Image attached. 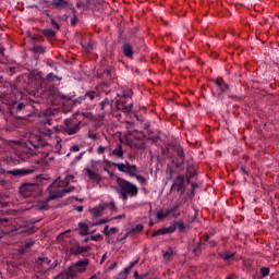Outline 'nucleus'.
<instances>
[{
    "instance_id": "38",
    "label": "nucleus",
    "mask_w": 279,
    "mask_h": 279,
    "mask_svg": "<svg viewBox=\"0 0 279 279\" xmlns=\"http://www.w3.org/2000/svg\"><path fill=\"white\" fill-rule=\"evenodd\" d=\"M32 245H34V242H26L24 244V247H25V250H27V248L32 247Z\"/></svg>"
},
{
    "instance_id": "5",
    "label": "nucleus",
    "mask_w": 279,
    "mask_h": 279,
    "mask_svg": "<svg viewBox=\"0 0 279 279\" xmlns=\"http://www.w3.org/2000/svg\"><path fill=\"white\" fill-rule=\"evenodd\" d=\"M36 191H38V185L34 183H25L20 187L22 197H32L33 195H36Z\"/></svg>"
},
{
    "instance_id": "24",
    "label": "nucleus",
    "mask_w": 279,
    "mask_h": 279,
    "mask_svg": "<svg viewBox=\"0 0 279 279\" xmlns=\"http://www.w3.org/2000/svg\"><path fill=\"white\" fill-rule=\"evenodd\" d=\"M174 226H175V230H178V228H179V230H184V222L183 221H177V222H174Z\"/></svg>"
},
{
    "instance_id": "23",
    "label": "nucleus",
    "mask_w": 279,
    "mask_h": 279,
    "mask_svg": "<svg viewBox=\"0 0 279 279\" xmlns=\"http://www.w3.org/2000/svg\"><path fill=\"white\" fill-rule=\"evenodd\" d=\"M108 221H110V219H108V218L100 219V220L94 222L92 226H101L102 223H108Z\"/></svg>"
},
{
    "instance_id": "18",
    "label": "nucleus",
    "mask_w": 279,
    "mask_h": 279,
    "mask_svg": "<svg viewBox=\"0 0 279 279\" xmlns=\"http://www.w3.org/2000/svg\"><path fill=\"white\" fill-rule=\"evenodd\" d=\"M12 175H29V173H32L31 170L27 169H17V170H13L11 171Z\"/></svg>"
},
{
    "instance_id": "42",
    "label": "nucleus",
    "mask_w": 279,
    "mask_h": 279,
    "mask_svg": "<svg viewBox=\"0 0 279 279\" xmlns=\"http://www.w3.org/2000/svg\"><path fill=\"white\" fill-rule=\"evenodd\" d=\"M106 258H107V255L104 254L102 257H101V259H100V265L104 264V263H106Z\"/></svg>"
},
{
    "instance_id": "14",
    "label": "nucleus",
    "mask_w": 279,
    "mask_h": 279,
    "mask_svg": "<svg viewBox=\"0 0 279 279\" xmlns=\"http://www.w3.org/2000/svg\"><path fill=\"white\" fill-rule=\"evenodd\" d=\"M123 54L126 58H132L134 56V50L132 49V46L130 44H125L123 46Z\"/></svg>"
},
{
    "instance_id": "13",
    "label": "nucleus",
    "mask_w": 279,
    "mask_h": 279,
    "mask_svg": "<svg viewBox=\"0 0 279 279\" xmlns=\"http://www.w3.org/2000/svg\"><path fill=\"white\" fill-rule=\"evenodd\" d=\"M84 252H90V246L77 245L72 248V254H84Z\"/></svg>"
},
{
    "instance_id": "51",
    "label": "nucleus",
    "mask_w": 279,
    "mask_h": 279,
    "mask_svg": "<svg viewBox=\"0 0 279 279\" xmlns=\"http://www.w3.org/2000/svg\"><path fill=\"white\" fill-rule=\"evenodd\" d=\"M0 173H3V168L0 167Z\"/></svg>"
},
{
    "instance_id": "37",
    "label": "nucleus",
    "mask_w": 279,
    "mask_h": 279,
    "mask_svg": "<svg viewBox=\"0 0 279 279\" xmlns=\"http://www.w3.org/2000/svg\"><path fill=\"white\" fill-rule=\"evenodd\" d=\"M132 110V105H128L123 108V112H130Z\"/></svg>"
},
{
    "instance_id": "6",
    "label": "nucleus",
    "mask_w": 279,
    "mask_h": 279,
    "mask_svg": "<svg viewBox=\"0 0 279 279\" xmlns=\"http://www.w3.org/2000/svg\"><path fill=\"white\" fill-rule=\"evenodd\" d=\"M10 226H11L10 231L17 232L19 234H23V233L34 234V232H36V230H34V225H29L28 227H20V228H16V226L14 225H9V227Z\"/></svg>"
},
{
    "instance_id": "28",
    "label": "nucleus",
    "mask_w": 279,
    "mask_h": 279,
    "mask_svg": "<svg viewBox=\"0 0 279 279\" xmlns=\"http://www.w3.org/2000/svg\"><path fill=\"white\" fill-rule=\"evenodd\" d=\"M44 33L46 34V36H56V32H53L51 29H46V31H44Z\"/></svg>"
},
{
    "instance_id": "31",
    "label": "nucleus",
    "mask_w": 279,
    "mask_h": 279,
    "mask_svg": "<svg viewBox=\"0 0 279 279\" xmlns=\"http://www.w3.org/2000/svg\"><path fill=\"white\" fill-rule=\"evenodd\" d=\"M171 254H172L171 251H166V252L163 253V258H166V259L171 258Z\"/></svg>"
},
{
    "instance_id": "1",
    "label": "nucleus",
    "mask_w": 279,
    "mask_h": 279,
    "mask_svg": "<svg viewBox=\"0 0 279 279\" xmlns=\"http://www.w3.org/2000/svg\"><path fill=\"white\" fill-rule=\"evenodd\" d=\"M73 174H66L64 179H57L53 183L48 187L49 197L46 201H38L35 204V208L37 210H45L47 208V204L51 199H58L62 197L65 193H71L74 191V186L70 185L73 182Z\"/></svg>"
},
{
    "instance_id": "41",
    "label": "nucleus",
    "mask_w": 279,
    "mask_h": 279,
    "mask_svg": "<svg viewBox=\"0 0 279 279\" xmlns=\"http://www.w3.org/2000/svg\"><path fill=\"white\" fill-rule=\"evenodd\" d=\"M72 151H80V146L77 145L72 146Z\"/></svg>"
},
{
    "instance_id": "19",
    "label": "nucleus",
    "mask_w": 279,
    "mask_h": 279,
    "mask_svg": "<svg viewBox=\"0 0 279 279\" xmlns=\"http://www.w3.org/2000/svg\"><path fill=\"white\" fill-rule=\"evenodd\" d=\"M78 228H80L81 234L83 236H86V234H88V225L81 222V223H78Z\"/></svg>"
},
{
    "instance_id": "16",
    "label": "nucleus",
    "mask_w": 279,
    "mask_h": 279,
    "mask_svg": "<svg viewBox=\"0 0 279 279\" xmlns=\"http://www.w3.org/2000/svg\"><path fill=\"white\" fill-rule=\"evenodd\" d=\"M64 132H65L66 134H69V136H71V135H73V134H77V132H80V123L76 124V125H74V126H72V128H66V129L64 130Z\"/></svg>"
},
{
    "instance_id": "47",
    "label": "nucleus",
    "mask_w": 279,
    "mask_h": 279,
    "mask_svg": "<svg viewBox=\"0 0 279 279\" xmlns=\"http://www.w3.org/2000/svg\"><path fill=\"white\" fill-rule=\"evenodd\" d=\"M60 138H57V148L60 147Z\"/></svg>"
},
{
    "instance_id": "52",
    "label": "nucleus",
    "mask_w": 279,
    "mask_h": 279,
    "mask_svg": "<svg viewBox=\"0 0 279 279\" xmlns=\"http://www.w3.org/2000/svg\"><path fill=\"white\" fill-rule=\"evenodd\" d=\"M62 236H64V234H61V235L59 236V239H62Z\"/></svg>"
},
{
    "instance_id": "26",
    "label": "nucleus",
    "mask_w": 279,
    "mask_h": 279,
    "mask_svg": "<svg viewBox=\"0 0 279 279\" xmlns=\"http://www.w3.org/2000/svg\"><path fill=\"white\" fill-rule=\"evenodd\" d=\"M102 233L106 234V236H110V226H105Z\"/></svg>"
},
{
    "instance_id": "44",
    "label": "nucleus",
    "mask_w": 279,
    "mask_h": 279,
    "mask_svg": "<svg viewBox=\"0 0 279 279\" xmlns=\"http://www.w3.org/2000/svg\"><path fill=\"white\" fill-rule=\"evenodd\" d=\"M112 219H125V215H120V216L114 217V218H112Z\"/></svg>"
},
{
    "instance_id": "3",
    "label": "nucleus",
    "mask_w": 279,
    "mask_h": 279,
    "mask_svg": "<svg viewBox=\"0 0 279 279\" xmlns=\"http://www.w3.org/2000/svg\"><path fill=\"white\" fill-rule=\"evenodd\" d=\"M117 184L120 187L118 189V193L123 202L128 201V195H130V197H136V195H138V187L129 181L118 178Z\"/></svg>"
},
{
    "instance_id": "54",
    "label": "nucleus",
    "mask_w": 279,
    "mask_h": 279,
    "mask_svg": "<svg viewBox=\"0 0 279 279\" xmlns=\"http://www.w3.org/2000/svg\"><path fill=\"white\" fill-rule=\"evenodd\" d=\"M0 53H3V49L0 50Z\"/></svg>"
},
{
    "instance_id": "11",
    "label": "nucleus",
    "mask_w": 279,
    "mask_h": 279,
    "mask_svg": "<svg viewBox=\"0 0 279 279\" xmlns=\"http://www.w3.org/2000/svg\"><path fill=\"white\" fill-rule=\"evenodd\" d=\"M49 263H51V259L47 257H40L36 260L37 267H43V269H47V267H49Z\"/></svg>"
},
{
    "instance_id": "17",
    "label": "nucleus",
    "mask_w": 279,
    "mask_h": 279,
    "mask_svg": "<svg viewBox=\"0 0 279 279\" xmlns=\"http://www.w3.org/2000/svg\"><path fill=\"white\" fill-rule=\"evenodd\" d=\"M110 156H117V158H123V148L119 145L116 149L110 153Z\"/></svg>"
},
{
    "instance_id": "49",
    "label": "nucleus",
    "mask_w": 279,
    "mask_h": 279,
    "mask_svg": "<svg viewBox=\"0 0 279 279\" xmlns=\"http://www.w3.org/2000/svg\"><path fill=\"white\" fill-rule=\"evenodd\" d=\"M173 217H180V213L174 214Z\"/></svg>"
},
{
    "instance_id": "53",
    "label": "nucleus",
    "mask_w": 279,
    "mask_h": 279,
    "mask_svg": "<svg viewBox=\"0 0 279 279\" xmlns=\"http://www.w3.org/2000/svg\"><path fill=\"white\" fill-rule=\"evenodd\" d=\"M137 275H138V272H137V271H135L134 276H137Z\"/></svg>"
},
{
    "instance_id": "7",
    "label": "nucleus",
    "mask_w": 279,
    "mask_h": 279,
    "mask_svg": "<svg viewBox=\"0 0 279 279\" xmlns=\"http://www.w3.org/2000/svg\"><path fill=\"white\" fill-rule=\"evenodd\" d=\"M83 172L85 173V175L88 177V179L92 182H96L97 184H99V182H101V175H99L97 172L93 171L90 168H88V167L84 168Z\"/></svg>"
},
{
    "instance_id": "36",
    "label": "nucleus",
    "mask_w": 279,
    "mask_h": 279,
    "mask_svg": "<svg viewBox=\"0 0 279 279\" xmlns=\"http://www.w3.org/2000/svg\"><path fill=\"white\" fill-rule=\"evenodd\" d=\"M106 151V147L99 146L97 149V154H104Z\"/></svg>"
},
{
    "instance_id": "22",
    "label": "nucleus",
    "mask_w": 279,
    "mask_h": 279,
    "mask_svg": "<svg viewBox=\"0 0 279 279\" xmlns=\"http://www.w3.org/2000/svg\"><path fill=\"white\" fill-rule=\"evenodd\" d=\"M131 178H136V180L138 182H142V184H145V182H147V179H145V177H142V175H138V174L132 175Z\"/></svg>"
},
{
    "instance_id": "9",
    "label": "nucleus",
    "mask_w": 279,
    "mask_h": 279,
    "mask_svg": "<svg viewBox=\"0 0 279 279\" xmlns=\"http://www.w3.org/2000/svg\"><path fill=\"white\" fill-rule=\"evenodd\" d=\"M104 210H106V207H105L104 203H101L97 207L92 208L90 213H92L93 217H101V215H104Z\"/></svg>"
},
{
    "instance_id": "50",
    "label": "nucleus",
    "mask_w": 279,
    "mask_h": 279,
    "mask_svg": "<svg viewBox=\"0 0 279 279\" xmlns=\"http://www.w3.org/2000/svg\"><path fill=\"white\" fill-rule=\"evenodd\" d=\"M90 279H97V275H94Z\"/></svg>"
},
{
    "instance_id": "27",
    "label": "nucleus",
    "mask_w": 279,
    "mask_h": 279,
    "mask_svg": "<svg viewBox=\"0 0 279 279\" xmlns=\"http://www.w3.org/2000/svg\"><path fill=\"white\" fill-rule=\"evenodd\" d=\"M89 239L90 241H99V239H101V234L97 233V234L90 235Z\"/></svg>"
},
{
    "instance_id": "4",
    "label": "nucleus",
    "mask_w": 279,
    "mask_h": 279,
    "mask_svg": "<svg viewBox=\"0 0 279 279\" xmlns=\"http://www.w3.org/2000/svg\"><path fill=\"white\" fill-rule=\"evenodd\" d=\"M112 167H117L118 171L126 173V175H130L131 178L132 175H136V172L138 171L136 165H131L128 161L125 163H112Z\"/></svg>"
},
{
    "instance_id": "2",
    "label": "nucleus",
    "mask_w": 279,
    "mask_h": 279,
    "mask_svg": "<svg viewBox=\"0 0 279 279\" xmlns=\"http://www.w3.org/2000/svg\"><path fill=\"white\" fill-rule=\"evenodd\" d=\"M88 263H90V260H88V259H83V260L76 262L75 264L70 266L68 268V270L62 271L57 277V279H72V278H76V276L78 274H84V271H86V267H88Z\"/></svg>"
},
{
    "instance_id": "55",
    "label": "nucleus",
    "mask_w": 279,
    "mask_h": 279,
    "mask_svg": "<svg viewBox=\"0 0 279 279\" xmlns=\"http://www.w3.org/2000/svg\"><path fill=\"white\" fill-rule=\"evenodd\" d=\"M227 279H230V277H228Z\"/></svg>"
},
{
    "instance_id": "15",
    "label": "nucleus",
    "mask_w": 279,
    "mask_h": 279,
    "mask_svg": "<svg viewBox=\"0 0 279 279\" xmlns=\"http://www.w3.org/2000/svg\"><path fill=\"white\" fill-rule=\"evenodd\" d=\"M215 84L219 88L220 93H226L228 85L223 83L221 78L216 80Z\"/></svg>"
},
{
    "instance_id": "21",
    "label": "nucleus",
    "mask_w": 279,
    "mask_h": 279,
    "mask_svg": "<svg viewBox=\"0 0 279 279\" xmlns=\"http://www.w3.org/2000/svg\"><path fill=\"white\" fill-rule=\"evenodd\" d=\"M102 204L105 206V210H111V213L117 210V207L114 206V202L102 203Z\"/></svg>"
},
{
    "instance_id": "10",
    "label": "nucleus",
    "mask_w": 279,
    "mask_h": 279,
    "mask_svg": "<svg viewBox=\"0 0 279 279\" xmlns=\"http://www.w3.org/2000/svg\"><path fill=\"white\" fill-rule=\"evenodd\" d=\"M174 230H175V225L172 223L170 227L157 230L154 235L156 236L158 234H171Z\"/></svg>"
},
{
    "instance_id": "39",
    "label": "nucleus",
    "mask_w": 279,
    "mask_h": 279,
    "mask_svg": "<svg viewBox=\"0 0 279 279\" xmlns=\"http://www.w3.org/2000/svg\"><path fill=\"white\" fill-rule=\"evenodd\" d=\"M135 265H138V259L131 262L129 267H131V269H132V267H134Z\"/></svg>"
},
{
    "instance_id": "29",
    "label": "nucleus",
    "mask_w": 279,
    "mask_h": 279,
    "mask_svg": "<svg viewBox=\"0 0 279 279\" xmlns=\"http://www.w3.org/2000/svg\"><path fill=\"white\" fill-rule=\"evenodd\" d=\"M71 25H77V15H74L71 21H70Z\"/></svg>"
},
{
    "instance_id": "8",
    "label": "nucleus",
    "mask_w": 279,
    "mask_h": 279,
    "mask_svg": "<svg viewBox=\"0 0 279 279\" xmlns=\"http://www.w3.org/2000/svg\"><path fill=\"white\" fill-rule=\"evenodd\" d=\"M171 213H173V208L166 210L159 209L156 213V219H158V221H162V219H167V217H169Z\"/></svg>"
},
{
    "instance_id": "45",
    "label": "nucleus",
    "mask_w": 279,
    "mask_h": 279,
    "mask_svg": "<svg viewBox=\"0 0 279 279\" xmlns=\"http://www.w3.org/2000/svg\"><path fill=\"white\" fill-rule=\"evenodd\" d=\"M76 210H77V213H82V210H84V207L78 206V207H76Z\"/></svg>"
},
{
    "instance_id": "34",
    "label": "nucleus",
    "mask_w": 279,
    "mask_h": 279,
    "mask_svg": "<svg viewBox=\"0 0 279 279\" xmlns=\"http://www.w3.org/2000/svg\"><path fill=\"white\" fill-rule=\"evenodd\" d=\"M117 232H118V229L116 227H112V228L109 229V235L110 234H117Z\"/></svg>"
},
{
    "instance_id": "30",
    "label": "nucleus",
    "mask_w": 279,
    "mask_h": 279,
    "mask_svg": "<svg viewBox=\"0 0 279 279\" xmlns=\"http://www.w3.org/2000/svg\"><path fill=\"white\" fill-rule=\"evenodd\" d=\"M51 25L52 27H54V29H60V25L58 24V22H56V20H51Z\"/></svg>"
},
{
    "instance_id": "40",
    "label": "nucleus",
    "mask_w": 279,
    "mask_h": 279,
    "mask_svg": "<svg viewBox=\"0 0 279 279\" xmlns=\"http://www.w3.org/2000/svg\"><path fill=\"white\" fill-rule=\"evenodd\" d=\"M58 76L53 75V73H50L47 75V80H56Z\"/></svg>"
},
{
    "instance_id": "35",
    "label": "nucleus",
    "mask_w": 279,
    "mask_h": 279,
    "mask_svg": "<svg viewBox=\"0 0 279 279\" xmlns=\"http://www.w3.org/2000/svg\"><path fill=\"white\" fill-rule=\"evenodd\" d=\"M85 51H93V46L90 44H87L86 46H83Z\"/></svg>"
},
{
    "instance_id": "12",
    "label": "nucleus",
    "mask_w": 279,
    "mask_h": 279,
    "mask_svg": "<svg viewBox=\"0 0 279 279\" xmlns=\"http://www.w3.org/2000/svg\"><path fill=\"white\" fill-rule=\"evenodd\" d=\"M52 5L57 10H64L69 4L65 2V0H52Z\"/></svg>"
},
{
    "instance_id": "43",
    "label": "nucleus",
    "mask_w": 279,
    "mask_h": 279,
    "mask_svg": "<svg viewBox=\"0 0 279 279\" xmlns=\"http://www.w3.org/2000/svg\"><path fill=\"white\" fill-rule=\"evenodd\" d=\"M130 271H132V268L130 266L124 268V274H130Z\"/></svg>"
},
{
    "instance_id": "20",
    "label": "nucleus",
    "mask_w": 279,
    "mask_h": 279,
    "mask_svg": "<svg viewBox=\"0 0 279 279\" xmlns=\"http://www.w3.org/2000/svg\"><path fill=\"white\" fill-rule=\"evenodd\" d=\"M220 258H222V260H232L234 258V254L233 253H220L219 254Z\"/></svg>"
},
{
    "instance_id": "46",
    "label": "nucleus",
    "mask_w": 279,
    "mask_h": 279,
    "mask_svg": "<svg viewBox=\"0 0 279 279\" xmlns=\"http://www.w3.org/2000/svg\"><path fill=\"white\" fill-rule=\"evenodd\" d=\"M22 108H25V104H23V102H21V104L19 105V109L22 110Z\"/></svg>"
},
{
    "instance_id": "25",
    "label": "nucleus",
    "mask_w": 279,
    "mask_h": 279,
    "mask_svg": "<svg viewBox=\"0 0 279 279\" xmlns=\"http://www.w3.org/2000/svg\"><path fill=\"white\" fill-rule=\"evenodd\" d=\"M260 274H262V276H263L264 278L267 277V276H269V268H267V267L262 268V269H260Z\"/></svg>"
},
{
    "instance_id": "48",
    "label": "nucleus",
    "mask_w": 279,
    "mask_h": 279,
    "mask_svg": "<svg viewBox=\"0 0 279 279\" xmlns=\"http://www.w3.org/2000/svg\"><path fill=\"white\" fill-rule=\"evenodd\" d=\"M90 241V236L85 239V243H88Z\"/></svg>"
},
{
    "instance_id": "33",
    "label": "nucleus",
    "mask_w": 279,
    "mask_h": 279,
    "mask_svg": "<svg viewBox=\"0 0 279 279\" xmlns=\"http://www.w3.org/2000/svg\"><path fill=\"white\" fill-rule=\"evenodd\" d=\"M133 230H134V232L143 231V225H137Z\"/></svg>"
},
{
    "instance_id": "32",
    "label": "nucleus",
    "mask_w": 279,
    "mask_h": 279,
    "mask_svg": "<svg viewBox=\"0 0 279 279\" xmlns=\"http://www.w3.org/2000/svg\"><path fill=\"white\" fill-rule=\"evenodd\" d=\"M0 204H2V206H8V201H5V197L0 196Z\"/></svg>"
}]
</instances>
